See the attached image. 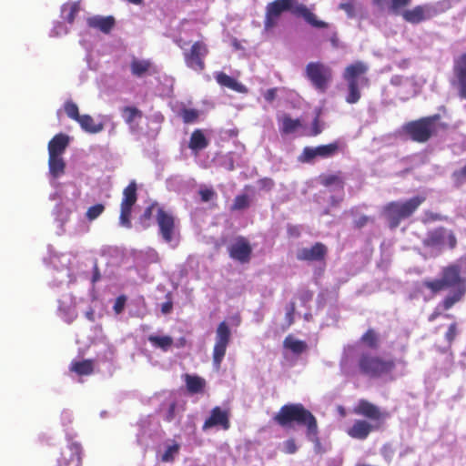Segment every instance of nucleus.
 Returning <instances> with one entry per match:
<instances>
[{"mask_svg":"<svg viewBox=\"0 0 466 466\" xmlns=\"http://www.w3.org/2000/svg\"><path fill=\"white\" fill-rule=\"evenodd\" d=\"M128 2H130L134 5H140V4H142L143 0H128Z\"/></svg>","mask_w":466,"mask_h":466,"instance_id":"62","label":"nucleus"},{"mask_svg":"<svg viewBox=\"0 0 466 466\" xmlns=\"http://www.w3.org/2000/svg\"><path fill=\"white\" fill-rule=\"evenodd\" d=\"M155 208V204H151L150 206H148L145 210H144V213L143 215L141 216L140 218V220H141V223H143L144 225V228H147L149 227V224L148 223H146L147 221L150 220L151 217H152V214H153V209Z\"/></svg>","mask_w":466,"mask_h":466,"instance_id":"46","label":"nucleus"},{"mask_svg":"<svg viewBox=\"0 0 466 466\" xmlns=\"http://www.w3.org/2000/svg\"><path fill=\"white\" fill-rule=\"evenodd\" d=\"M131 74L137 77H143L147 75L157 73L152 62L148 59L134 58L130 63Z\"/></svg>","mask_w":466,"mask_h":466,"instance_id":"23","label":"nucleus"},{"mask_svg":"<svg viewBox=\"0 0 466 466\" xmlns=\"http://www.w3.org/2000/svg\"><path fill=\"white\" fill-rule=\"evenodd\" d=\"M86 25L90 28L98 30L104 34H109L116 25V19L112 15H93L87 17Z\"/></svg>","mask_w":466,"mask_h":466,"instance_id":"21","label":"nucleus"},{"mask_svg":"<svg viewBox=\"0 0 466 466\" xmlns=\"http://www.w3.org/2000/svg\"><path fill=\"white\" fill-rule=\"evenodd\" d=\"M273 420L282 428H292L296 423L298 426L306 428V435L309 440H318L319 427L316 417L310 410L301 403H289L283 405Z\"/></svg>","mask_w":466,"mask_h":466,"instance_id":"4","label":"nucleus"},{"mask_svg":"<svg viewBox=\"0 0 466 466\" xmlns=\"http://www.w3.org/2000/svg\"><path fill=\"white\" fill-rule=\"evenodd\" d=\"M122 116L125 122L131 125L136 118H141L143 114L141 110L135 106H125L122 109Z\"/></svg>","mask_w":466,"mask_h":466,"instance_id":"35","label":"nucleus"},{"mask_svg":"<svg viewBox=\"0 0 466 466\" xmlns=\"http://www.w3.org/2000/svg\"><path fill=\"white\" fill-rule=\"evenodd\" d=\"M104 210H105V206L103 204H96V205L90 207L87 209L86 216L88 220L92 221V220L97 218L104 212Z\"/></svg>","mask_w":466,"mask_h":466,"instance_id":"42","label":"nucleus"},{"mask_svg":"<svg viewBox=\"0 0 466 466\" xmlns=\"http://www.w3.org/2000/svg\"><path fill=\"white\" fill-rule=\"evenodd\" d=\"M356 372L370 380L390 379L394 380L396 370L394 359H387L370 351H361L356 360Z\"/></svg>","mask_w":466,"mask_h":466,"instance_id":"5","label":"nucleus"},{"mask_svg":"<svg viewBox=\"0 0 466 466\" xmlns=\"http://www.w3.org/2000/svg\"><path fill=\"white\" fill-rule=\"evenodd\" d=\"M441 118L439 114L410 121L403 127V132L414 142L426 143L436 133V122Z\"/></svg>","mask_w":466,"mask_h":466,"instance_id":"7","label":"nucleus"},{"mask_svg":"<svg viewBox=\"0 0 466 466\" xmlns=\"http://www.w3.org/2000/svg\"><path fill=\"white\" fill-rule=\"evenodd\" d=\"M353 412L370 420H356L347 430L350 437L360 441L366 440L372 431L379 430L389 417L388 412L381 411L378 406L364 399L359 400Z\"/></svg>","mask_w":466,"mask_h":466,"instance_id":"2","label":"nucleus"},{"mask_svg":"<svg viewBox=\"0 0 466 466\" xmlns=\"http://www.w3.org/2000/svg\"><path fill=\"white\" fill-rule=\"evenodd\" d=\"M368 69L369 67L364 62H354L346 66L343 73V78L347 82H360V86H369L370 80L365 76Z\"/></svg>","mask_w":466,"mask_h":466,"instance_id":"17","label":"nucleus"},{"mask_svg":"<svg viewBox=\"0 0 466 466\" xmlns=\"http://www.w3.org/2000/svg\"><path fill=\"white\" fill-rule=\"evenodd\" d=\"M126 297L124 295L119 296L116 298L115 304H114V310L116 314H119L123 311L126 304Z\"/></svg>","mask_w":466,"mask_h":466,"instance_id":"51","label":"nucleus"},{"mask_svg":"<svg viewBox=\"0 0 466 466\" xmlns=\"http://www.w3.org/2000/svg\"><path fill=\"white\" fill-rule=\"evenodd\" d=\"M321 184L325 187L335 185L339 187L340 188H343L344 179L341 177L340 172H339L337 174H329L321 177Z\"/></svg>","mask_w":466,"mask_h":466,"instance_id":"37","label":"nucleus"},{"mask_svg":"<svg viewBox=\"0 0 466 466\" xmlns=\"http://www.w3.org/2000/svg\"><path fill=\"white\" fill-rule=\"evenodd\" d=\"M451 317H452V315H451V314H446L445 315V318H447V319H451Z\"/></svg>","mask_w":466,"mask_h":466,"instance_id":"64","label":"nucleus"},{"mask_svg":"<svg viewBox=\"0 0 466 466\" xmlns=\"http://www.w3.org/2000/svg\"><path fill=\"white\" fill-rule=\"evenodd\" d=\"M228 412L217 406L211 410L210 416L205 420L203 430L215 426H221L223 430H228L230 427Z\"/></svg>","mask_w":466,"mask_h":466,"instance_id":"20","label":"nucleus"},{"mask_svg":"<svg viewBox=\"0 0 466 466\" xmlns=\"http://www.w3.org/2000/svg\"><path fill=\"white\" fill-rule=\"evenodd\" d=\"M218 84L222 86H226L235 91H241L242 86L233 77L229 76L224 72L217 73L215 76Z\"/></svg>","mask_w":466,"mask_h":466,"instance_id":"30","label":"nucleus"},{"mask_svg":"<svg viewBox=\"0 0 466 466\" xmlns=\"http://www.w3.org/2000/svg\"><path fill=\"white\" fill-rule=\"evenodd\" d=\"M200 200L203 203L212 201L217 198L218 194L212 187H201L198 190Z\"/></svg>","mask_w":466,"mask_h":466,"instance_id":"41","label":"nucleus"},{"mask_svg":"<svg viewBox=\"0 0 466 466\" xmlns=\"http://www.w3.org/2000/svg\"><path fill=\"white\" fill-rule=\"evenodd\" d=\"M289 11L292 15L303 17L304 20L316 28H326L328 24L319 20L305 5L298 3L297 0H274L266 6L264 27L269 30L275 27L283 12Z\"/></svg>","mask_w":466,"mask_h":466,"instance_id":"3","label":"nucleus"},{"mask_svg":"<svg viewBox=\"0 0 466 466\" xmlns=\"http://www.w3.org/2000/svg\"><path fill=\"white\" fill-rule=\"evenodd\" d=\"M70 370L79 376H87L94 371V360H84L81 361H74L70 365Z\"/></svg>","mask_w":466,"mask_h":466,"instance_id":"29","label":"nucleus"},{"mask_svg":"<svg viewBox=\"0 0 466 466\" xmlns=\"http://www.w3.org/2000/svg\"><path fill=\"white\" fill-rule=\"evenodd\" d=\"M49 173L54 178H58L65 174L66 162L62 157L49 156Z\"/></svg>","mask_w":466,"mask_h":466,"instance_id":"26","label":"nucleus"},{"mask_svg":"<svg viewBox=\"0 0 466 466\" xmlns=\"http://www.w3.org/2000/svg\"><path fill=\"white\" fill-rule=\"evenodd\" d=\"M177 406V404L176 401H172L169 404L168 409H167L165 418H164L166 421L171 422L175 419Z\"/></svg>","mask_w":466,"mask_h":466,"instance_id":"49","label":"nucleus"},{"mask_svg":"<svg viewBox=\"0 0 466 466\" xmlns=\"http://www.w3.org/2000/svg\"><path fill=\"white\" fill-rule=\"evenodd\" d=\"M184 380L187 391L191 394L200 393L206 387V380L198 375L185 374Z\"/></svg>","mask_w":466,"mask_h":466,"instance_id":"24","label":"nucleus"},{"mask_svg":"<svg viewBox=\"0 0 466 466\" xmlns=\"http://www.w3.org/2000/svg\"><path fill=\"white\" fill-rule=\"evenodd\" d=\"M172 309H173V303L170 300L163 303L161 306V311L163 314L170 313Z\"/></svg>","mask_w":466,"mask_h":466,"instance_id":"59","label":"nucleus"},{"mask_svg":"<svg viewBox=\"0 0 466 466\" xmlns=\"http://www.w3.org/2000/svg\"><path fill=\"white\" fill-rule=\"evenodd\" d=\"M137 187L135 181H131L123 190V198L120 205L119 222L121 226L130 228L132 208L137 200Z\"/></svg>","mask_w":466,"mask_h":466,"instance_id":"12","label":"nucleus"},{"mask_svg":"<svg viewBox=\"0 0 466 466\" xmlns=\"http://www.w3.org/2000/svg\"><path fill=\"white\" fill-rule=\"evenodd\" d=\"M348 84V95L346 96V102L349 104H356L361 97L360 90V82H347Z\"/></svg>","mask_w":466,"mask_h":466,"instance_id":"33","label":"nucleus"},{"mask_svg":"<svg viewBox=\"0 0 466 466\" xmlns=\"http://www.w3.org/2000/svg\"><path fill=\"white\" fill-rule=\"evenodd\" d=\"M228 251L232 259L245 264L250 260L252 248L248 240L240 236L228 248Z\"/></svg>","mask_w":466,"mask_h":466,"instance_id":"16","label":"nucleus"},{"mask_svg":"<svg viewBox=\"0 0 466 466\" xmlns=\"http://www.w3.org/2000/svg\"><path fill=\"white\" fill-rule=\"evenodd\" d=\"M179 116L185 124H191L198 121L199 117V111L195 108H182L179 111Z\"/></svg>","mask_w":466,"mask_h":466,"instance_id":"36","label":"nucleus"},{"mask_svg":"<svg viewBox=\"0 0 466 466\" xmlns=\"http://www.w3.org/2000/svg\"><path fill=\"white\" fill-rule=\"evenodd\" d=\"M422 285L433 294L448 289H452L440 302V307L444 310L451 309L455 304L461 301L466 294V279L461 276V266L455 263L443 267L440 279H426Z\"/></svg>","mask_w":466,"mask_h":466,"instance_id":"1","label":"nucleus"},{"mask_svg":"<svg viewBox=\"0 0 466 466\" xmlns=\"http://www.w3.org/2000/svg\"><path fill=\"white\" fill-rule=\"evenodd\" d=\"M458 334V324L456 322H452L449 325L448 330L446 331L444 338L449 345H451Z\"/></svg>","mask_w":466,"mask_h":466,"instance_id":"43","label":"nucleus"},{"mask_svg":"<svg viewBox=\"0 0 466 466\" xmlns=\"http://www.w3.org/2000/svg\"><path fill=\"white\" fill-rule=\"evenodd\" d=\"M441 310L445 311L439 304L438 307L435 308V309L429 315L428 320L432 322L437 319L441 315Z\"/></svg>","mask_w":466,"mask_h":466,"instance_id":"56","label":"nucleus"},{"mask_svg":"<svg viewBox=\"0 0 466 466\" xmlns=\"http://www.w3.org/2000/svg\"><path fill=\"white\" fill-rule=\"evenodd\" d=\"M208 146V140L200 129H196L192 132L188 147L193 151H200Z\"/></svg>","mask_w":466,"mask_h":466,"instance_id":"27","label":"nucleus"},{"mask_svg":"<svg viewBox=\"0 0 466 466\" xmlns=\"http://www.w3.org/2000/svg\"><path fill=\"white\" fill-rule=\"evenodd\" d=\"M339 8L344 10L350 17L355 15L354 5L351 2L342 3L339 5Z\"/></svg>","mask_w":466,"mask_h":466,"instance_id":"53","label":"nucleus"},{"mask_svg":"<svg viewBox=\"0 0 466 466\" xmlns=\"http://www.w3.org/2000/svg\"><path fill=\"white\" fill-rule=\"evenodd\" d=\"M76 122L84 131L90 134H96L104 129L103 123L96 124L93 117L89 115H81Z\"/></svg>","mask_w":466,"mask_h":466,"instance_id":"25","label":"nucleus"},{"mask_svg":"<svg viewBox=\"0 0 466 466\" xmlns=\"http://www.w3.org/2000/svg\"><path fill=\"white\" fill-rule=\"evenodd\" d=\"M451 84L461 98L466 99V51L454 58Z\"/></svg>","mask_w":466,"mask_h":466,"instance_id":"14","label":"nucleus"},{"mask_svg":"<svg viewBox=\"0 0 466 466\" xmlns=\"http://www.w3.org/2000/svg\"><path fill=\"white\" fill-rule=\"evenodd\" d=\"M79 9L80 8L78 3H72L69 5V12L65 17L66 21L69 24H73L77 13L79 12Z\"/></svg>","mask_w":466,"mask_h":466,"instance_id":"44","label":"nucleus"},{"mask_svg":"<svg viewBox=\"0 0 466 466\" xmlns=\"http://www.w3.org/2000/svg\"><path fill=\"white\" fill-rule=\"evenodd\" d=\"M435 15V10L430 5H416L412 9L405 10L402 17L410 24H420V22L431 18Z\"/></svg>","mask_w":466,"mask_h":466,"instance_id":"19","label":"nucleus"},{"mask_svg":"<svg viewBox=\"0 0 466 466\" xmlns=\"http://www.w3.org/2000/svg\"><path fill=\"white\" fill-rule=\"evenodd\" d=\"M305 76L317 90L325 92L332 80L333 72L321 62H309L306 66Z\"/></svg>","mask_w":466,"mask_h":466,"instance_id":"9","label":"nucleus"},{"mask_svg":"<svg viewBox=\"0 0 466 466\" xmlns=\"http://www.w3.org/2000/svg\"><path fill=\"white\" fill-rule=\"evenodd\" d=\"M157 222L159 228V234L165 242L170 243L176 233L174 217L162 208H158L157 212Z\"/></svg>","mask_w":466,"mask_h":466,"instance_id":"15","label":"nucleus"},{"mask_svg":"<svg viewBox=\"0 0 466 466\" xmlns=\"http://www.w3.org/2000/svg\"><path fill=\"white\" fill-rule=\"evenodd\" d=\"M64 109H65L66 116L75 121H77V119L81 116L79 114L77 105L71 100H68L65 103Z\"/></svg>","mask_w":466,"mask_h":466,"instance_id":"40","label":"nucleus"},{"mask_svg":"<svg viewBox=\"0 0 466 466\" xmlns=\"http://www.w3.org/2000/svg\"><path fill=\"white\" fill-rule=\"evenodd\" d=\"M70 451H75V455L74 456H76L77 463L79 464L81 458H80V454L78 452V447H76V446L70 447Z\"/></svg>","mask_w":466,"mask_h":466,"instance_id":"60","label":"nucleus"},{"mask_svg":"<svg viewBox=\"0 0 466 466\" xmlns=\"http://www.w3.org/2000/svg\"><path fill=\"white\" fill-rule=\"evenodd\" d=\"M250 206V199L247 194L236 196L230 208L231 211L243 210Z\"/></svg>","mask_w":466,"mask_h":466,"instance_id":"38","label":"nucleus"},{"mask_svg":"<svg viewBox=\"0 0 466 466\" xmlns=\"http://www.w3.org/2000/svg\"><path fill=\"white\" fill-rule=\"evenodd\" d=\"M425 200L424 196L417 195L403 201H391L386 204L383 207V214L390 227L395 228L402 220L410 218Z\"/></svg>","mask_w":466,"mask_h":466,"instance_id":"6","label":"nucleus"},{"mask_svg":"<svg viewBox=\"0 0 466 466\" xmlns=\"http://www.w3.org/2000/svg\"><path fill=\"white\" fill-rule=\"evenodd\" d=\"M339 149L338 141L318 146L316 147H306L303 148L299 160L302 163H311L316 157L328 158L335 156Z\"/></svg>","mask_w":466,"mask_h":466,"instance_id":"13","label":"nucleus"},{"mask_svg":"<svg viewBox=\"0 0 466 466\" xmlns=\"http://www.w3.org/2000/svg\"><path fill=\"white\" fill-rule=\"evenodd\" d=\"M69 145V137L66 134L59 133L53 137L48 142V155L62 157Z\"/></svg>","mask_w":466,"mask_h":466,"instance_id":"22","label":"nucleus"},{"mask_svg":"<svg viewBox=\"0 0 466 466\" xmlns=\"http://www.w3.org/2000/svg\"><path fill=\"white\" fill-rule=\"evenodd\" d=\"M284 347L290 350L295 354H300L307 350V344L303 340L294 339L291 336H288L284 339Z\"/></svg>","mask_w":466,"mask_h":466,"instance_id":"32","label":"nucleus"},{"mask_svg":"<svg viewBox=\"0 0 466 466\" xmlns=\"http://www.w3.org/2000/svg\"><path fill=\"white\" fill-rule=\"evenodd\" d=\"M262 187L270 190L274 186V181L271 178L266 177L259 181Z\"/></svg>","mask_w":466,"mask_h":466,"instance_id":"57","label":"nucleus"},{"mask_svg":"<svg viewBox=\"0 0 466 466\" xmlns=\"http://www.w3.org/2000/svg\"><path fill=\"white\" fill-rule=\"evenodd\" d=\"M283 447V451L288 454H294L298 451L296 441L293 438L285 441Z\"/></svg>","mask_w":466,"mask_h":466,"instance_id":"45","label":"nucleus"},{"mask_svg":"<svg viewBox=\"0 0 466 466\" xmlns=\"http://www.w3.org/2000/svg\"><path fill=\"white\" fill-rule=\"evenodd\" d=\"M100 278H101V274L99 271V268H98L97 264L95 263L94 268H93L92 282L93 283L97 282L100 279Z\"/></svg>","mask_w":466,"mask_h":466,"instance_id":"58","label":"nucleus"},{"mask_svg":"<svg viewBox=\"0 0 466 466\" xmlns=\"http://www.w3.org/2000/svg\"><path fill=\"white\" fill-rule=\"evenodd\" d=\"M360 342L370 350H378L380 345V338L375 329H369L362 334Z\"/></svg>","mask_w":466,"mask_h":466,"instance_id":"28","label":"nucleus"},{"mask_svg":"<svg viewBox=\"0 0 466 466\" xmlns=\"http://www.w3.org/2000/svg\"><path fill=\"white\" fill-rule=\"evenodd\" d=\"M231 340V330L226 321L218 324L216 329L215 345L213 348V365L219 369L226 355L227 348Z\"/></svg>","mask_w":466,"mask_h":466,"instance_id":"11","label":"nucleus"},{"mask_svg":"<svg viewBox=\"0 0 466 466\" xmlns=\"http://www.w3.org/2000/svg\"><path fill=\"white\" fill-rule=\"evenodd\" d=\"M328 248L321 242H316L310 248H302L297 252V258L300 261H325Z\"/></svg>","mask_w":466,"mask_h":466,"instance_id":"18","label":"nucleus"},{"mask_svg":"<svg viewBox=\"0 0 466 466\" xmlns=\"http://www.w3.org/2000/svg\"><path fill=\"white\" fill-rule=\"evenodd\" d=\"M372 2L377 5H380L381 4V0H372Z\"/></svg>","mask_w":466,"mask_h":466,"instance_id":"63","label":"nucleus"},{"mask_svg":"<svg viewBox=\"0 0 466 466\" xmlns=\"http://www.w3.org/2000/svg\"><path fill=\"white\" fill-rule=\"evenodd\" d=\"M148 341L155 347L167 351L173 345V339L170 336L150 335Z\"/></svg>","mask_w":466,"mask_h":466,"instance_id":"31","label":"nucleus"},{"mask_svg":"<svg viewBox=\"0 0 466 466\" xmlns=\"http://www.w3.org/2000/svg\"><path fill=\"white\" fill-rule=\"evenodd\" d=\"M180 449L179 444L174 443L167 448L165 452L161 456L163 462H172L175 460L176 455L178 453Z\"/></svg>","mask_w":466,"mask_h":466,"instance_id":"39","label":"nucleus"},{"mask_svg":"<svg viewBox=\"0 0 466 466\" xmlns=\"http://www.w3.org/2000/svg\"><path fill=\"white\" fill-rule=\"evenodd\" d=\"M457 244L458 241L454 232L444 227H438L429 230L422 240L423 247L438 249H441L445 245L450 249H454Z\"/></svg>","mask_w":466,"mask_h":466,"instance_id":"10","label":"nucleus"},{"mask_svg":"<svg viewBox=\"0 0 466 466\" xmlns=\"http://www.w3.org/2000/svg\"><path fill=\"white\" fill-rule=\"evenodd\" d=\"M176 44L183 50V58L187 68L201 73L206 68V57L209 54V48L203 40L192 43L189 48H185L182 39L176 41Z\"/></svg>","mask_w":466,"mask_h":466,"instance_id":"8","label":"nucleus"},{"mask_svg":"<svg viewBox=\"0 0 466 466\" xmlns=\"http://www.w3.org/2000/svg\"><path fill=\"white\" fill-rule=\"evenodd\" d=\"M295 310H296V305H295V302L292 301L289 303V306L287 313H286V319L288 320L289 326H290L294 322Z\"/></svg>","mask_w":466,"mask_h":466,"instance_id":"52","label":"nucleus"},{"mask_svg":"<svg viewBox=\"0 0 466 466\" xmlns=\"http://www.w3.org/2000/svg\"><path fill=\"white\" fill-rule=\"evenodd\" d=\"M370 222H374V218H370L369 216L363 215V216L360 217L359 218L355 219L353 224L356 228L360 229Z\"/></svg>","mask_w":466,"mask_h":466,"instance_id":"47","label":"nucleus"},{"mask_svg":"<svg viewBox=\"0 0 466 466\" xmlns=\"http://www.w3.org/2000/svg\"><path fill=\"white\" fill-rule=\"evenodd\" d=\"M86 317L91 320V321H94L95 320V318H94V310L93 309H90L88 311L86 312Z\"/></svg>","mask_w":466,"mask_h":466,"instance_id":"61","label":"nucleus"},{"mask_svg":"<svg viewBox=\"0 0 466 466\" xmlns=\"http://www.w3.org/2000/svg\"><path fill=\"white\" fill-rule=\"evenodd\" d=\"M277 91L278 89L276 87L268 89L263 95L265 100L269 103L275 100L277 96Z\"/></svg>","mask_w":466,"mask_h":466,"instance_id":"54","label":"nucleus"},{"mask_svg":"<svg viewBox=\"0 0 466 466\" xmlns=\"http://www.w3.org/2000/svg\"><path fill=\"white\" fill-rule=\"evenodd\" d=\"M411 0H390V9L396 13L400 8H403L410 4Z\"/></svg>","mask_w":466,"mask_h":466,"instance_id":"48","label":"nucleus"},{"mask_svg":"<svg viewBox=\"0 0 466 466\" xmlns=\"http://www.w3.org/2000/svg\"><path fill=\"white\" fill-rule=\"evenodd\" d=\"M321 132H322V127L320 125L319 118L317 116L312 122L311 130L308 135L310 137H316V136L319 135Z\"/></svg>","mask_w":466,"mask_h":466,"instance_id":"50","label":"nucleus"},{"mask_svg":"<svg viewBox=\"0 0 466 466\" xmlns=\"http://www.w3.org/2000/svg\"><path fill=\"white\" fill-rule=\"evenodd\" d=\"M287 232L289 237L299 238L300 236V229L295 225H288Z\"/></svg>","mask_w":466,"mask_h":466,"instance_id":"55","label":"nucleus"},{"mask_svg":"<svg viewBox=\"0 0 466 466\" xmlns=\"http://www.w3.org/2000/svg\"><path fill=\"white\" fill-rule=\"evenodd\" d=\"M301 127V122L299 118L292 119L289 115L282 117V127L280 131L283 134H291Z\"/></svg>","mask_w":466,"mask_h":466,"instance_id":"34","label":"nucleus"}]
</instances>
